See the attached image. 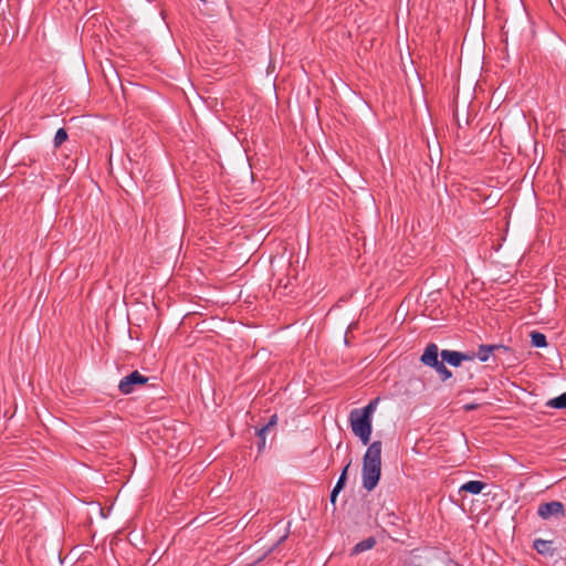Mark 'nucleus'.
<instances>
[{
  "mask_svg": "<svg viewBox=\"0 0 566 566\" xmlns=\"http://www.w3.org/2000/svg\"><path fill=\"white\" fill-rule=\"evenodd\" d=\"M420 361L428 366L433 368L436 365H438L441 360H439V348L437 344L430 343L424 348L423 354L420 357Z\"/></svg>",
  "mask_w": 566,
  "mask_h": 566,
  "instance_id": "6",
  "label": "nucleus"
},
{
  "mask_svg": "<svg viewBox=\"0 0 566 566\" xmlns=\"http://www.w3.org/2000/svg\"><path fill=\"white\" fill-rule=\"evenodd\" d=\"M343 489L338 488L335 485L331 492V495H329V502L332 503V505L335 507V504H336V499H337V495L339 494V492L342 491Z\"/></svg>",
  "mask_w": 566,
  "mask_h": 566,
  "instance_id": "18",
  "label": "nucleus"
},
{
  "mask_svg": "<svg viewBox=\"0 0 566 566\" xmlns=\"http://www.w3.org/2000/svg\"><path fill=\"white\" fill-rule=\"evenodd\" d=\"M350 465V461L344 467V469L342 470L340 472V475L336 482V486L337 489L340 488V489H344L345 488V484H346V479H347V471H348V468Z\"/></svg>",
  "mask_w": 566,
  "mask_h": 566,
  "instance_id": "16",
  "label": "nucleus"
},
{
  "mask_svg": "<svg viewBox=\"0 0 566 566\" xmlns=\"http://www.w3.org/2000/svg\"><path fill=\"white\" fill-rule=\"evenodd\" d=\"M376 543H377V542H376V538H375V537H373V536L367 537V538H365V539L360 541L359 543H357V544L353 547L350 555H352V556H354V555H358V554H360V553H363V552H366V551H368V549H371V548H374V547H375Z\"/></svg>",
  "mask_w": 566,
  "mask_h": 566,
  "instance_id": "8",
  "label": "nucleus"
},
{
  "mask_svg": "<svg viewBox=\"0 0 566 566\" xmlns=\"http://www.w3.org/2000/svg\"><path fill=\"white\" fill-rule=\"evenodd\" d=\"M377 402H378V399H375V400H371L367 406H365L364 408H355V415L356 413H359L363 417H366L368 419H371V416L374 413V411L376 410V406H377Z\"/></svg>",
  "mask_w": 566,
  "mask_h": 566,
  "instance_id": "11",
  "label": "nucleus"
},
{
  "mask_svg": "<svg viewBox=\"0 0 566 566\" xmlns=\"http://www.w3.org/2000/svg\"><path fill=\"white\" fill-rule=\"evenodd\" d=\"M381 449L382 443L381 441L377 440L369 444L364 454L361 479L363 488L367 491H373L380 480Z\"/></svg>",
  "mask_w": 566,
  "mask_h": 566,
  "instance_id": "1",
  "label": "nucleus"
},
{
  "mask_svg": "<svg viewBox=\"0 0 566 566\" xmlns=\"http://www.w3.org/2000/svg\"><path fill=\"white\" fill-rule=\"evenodd\" d=\"M478 407H479V405H478V403H473V402H472V403H467V405H464L463 409H464L465 411H471V410H475Z\"/></svg>",
  "mask_w": 566,
  "mask_h": 566,
  "instance_id": "20",
  "label": "nucleus"
},
{
  "mask_svg": "<svg viewBox=\"0 0 566 566\" xmlns=\"http://www.w3.org/2000/svg\"><path fill=\"white\" fill-rule=\"evenodd\" d=\"M260 441L258 443L259 451H262L265 446V433L262 437H259Z\"/></svg>",
  "mask_w": 566,
  "mask_h": 566,
  "instance_id": "19",
  "label": "nucleus"
},
{
  "mask_svg": "<svg viewBox=\"0 0 566 566\" xmlns=\"http://www.w3.org/2000/svg\"><path fill=\"white\" fill-rule=\"evenodd\" d=\"M537 514L543 520H548L552 516H564V504L559 501L542 503L538 506Z\"/></svg>",
  "mask_w": 566,
  "mask_h": 566,
  "instance_id": "4",
  "label": "nucleus"
},
{
  "mask_svg": "<svg viewBox=\"0 0 566 566\" xmlns=\"http://www.w3.org/2000/svg\"><path fill=\"white\" fill-rule=\"evenodd\" d=\"M496 349H507L506 346L503 345H480L478 347L476 357L480 361L484 363L488 361L490 356L494 353Z\"/></svg>",
  "mask_w": 566,
  "mask_h": 566,
  "instance_id": "7",
  "label": "nucleus"
},
{
  "mask_svg": "<svg viewBox=\"0 0 566 566\" xmlns=\"http://www.w3.org/2000/svg\"><path fill=\"white\" fill-rule=\"evenodd\" d=\"M287 536H289V533H285V534H284V535H283V536L277 541V543H276V545H275V546H279L282 542H284V541L287 538Z\"/></svg>",
  "mask_w": 566,
  "mask_h": 566,
  "instance_id": "21",
  "label": "nucleus"
},
{
  "mask_svg": "<svg viewBox=\"0 0 566 566\" xmlns=\"http://www.w3.org/2000/svg\"><path fill=\"white\" fill-rule=\"evenodd\" d=\"M486 486V483L482 481H468L464 484L460 486V492L464 491L471 494H480L484 488Z\"/></svg>",
  "mask_w": 566,
  "mask_h": 566,
  "instance_id": "9",
  "label": "nucleus"
},
{
  "mask_svg": "<svg viewBox=\"0 0 566 566\" xmlns=\"http://www.w3.org/2000/svg\"><path fill=\"white\" fill-rule=\"evenodd\" d=\"M276 419H277L276 415L272 416L265 426H263L261 429L256 430L258 437H262L270 429V427H273L276 423Z\"/></svg>",
  "mask_w": 566,
  "mask_h": 566,
  "instance_id": "17",
  "label": "nucleus"
},
{
  "mask_svg": "<svg viewBox=\"0 0 566 566\" xmlns=\"http://www.w3.org/2000/svg\"><path fill=\"white\" fill-rule=\"evenodd\" d=\"M348 419L354 434L360 439L363 444H368L373 430L371 419L363 417L359 413L355 415V410L349 412Z\"/></svg>",
  "mask_w": 566,
  "mask_h": 566,
  "instance_id": "2",
  "label": "nucleus"
},
{
  "mask_svg": "<svg viewBox=\"0 0 566 566\" xmlns=\"http://www.w3.org/2000/svg\"><path fill=\"white\" fill-rule=\"evenodd\" d=\"M546 406L554 409H566V391L558 397L548 400Z\"/></svg>",
  "mask_w": 566,
  "mask_h": 566,
  "instance_id": "13",
  "label": "nucleus"
},
{
  "mask_svg": "<svg viewBox=\"0 0 566 566\" xmlns=\"http://www.w3.org/2000/svg\"><path fill=\"white\" fill-rule=\"evenodd\" d=\"M553 542L542 538H536L533 543V548L541 555L551 554L553 555L554 549L552 548Z\"/></svg>",
  "mask_w": 566,
  "mask_h": 566,
  "instance_id": "10",
  "label": "nucleus"
},
{
  "mask_svg": "<svg viewBox=\"0 0 566 566\" xmlns=\"http://www.w3.org/2000/svg\"><path fill=\"white\" fill-rule=\"evenodd\" d=\"M148 379V377L135 370L120 379L118 390L123 395H129L135 390L136 386L145 385Z\"/></svg>",
  "mask_w": 566,
  "mask_h": 566,
  "instance_id": "3",
  "label": "nucleus"
},
{
  "mask_svg": "<svg viewBox=\"0 0 566 566\" xmlns=\"http://www.w3.org/2000/svg\"><path fill=\"white\" fill-rule=\"evenodd\" d=\"M67 139V133L64 128H59L55 133L53 144L54 147H60Z\"/></svg>",
  "mask_w": 566,
  "mask_h": 566,
  "instance_id": "15",
  "label": "nucleus"
},
{
  "mask_svg": "<svg viewBox=\"0 0 566 566\" xmlns=\"http://www.w3.org/2000/svg\"><path fill=\"white\" fill-rule=\"evenodd\" d=\"M433 369L439 374L441 380L446 381L448 380L449 378L452 377V373L451 370H449L446 365H444V361L441 360L438 365H436L433 367Z\"/></svg>",
  "mask_w": 566,
  "mask_h": 566,
  "instance_id": "14",
  "label": "nucleus"
},
{
  "mask_svg": "<svg viewBox=\"0 0 566 566\" xmlns=\"http://www.w3.org/2000/svg\"><path fill=\"white\" fill-rule=\"evenodd\" d=\"M531 343L534 347H537V348H544L547 346L546 336L539 332L531 333Z\"/></svg>",
  "mask_w": 566,
  "mask_h": 566,
  "instance_id": "12",
  "label": "nucleus"
},
{
  "mask_svg": "<svg viewBox=\"0 0 566 566\" xmlns=\"http://www.w3.org/2000/svg\"><path fill=\"white\" fill-rule=\"evenodd\" d=\"M440 356L444 363L452 367H459L462 361L472 360L474 358V354H465L450 349L441 350Z\"/></svg>",
  "mask_w": 566,
  "mask_h": 566,
  "instance_id": "5",
  "label": "nucleus"
}]
</instances>
